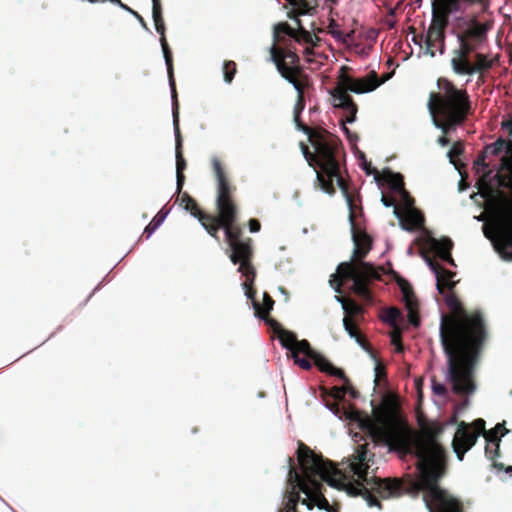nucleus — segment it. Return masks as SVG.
I'll use <instances>...</instances> for the list:
<instances>
[{"instance_id":"f257e3e1","label":"nucleus","mask_w":512,"mask_h":512,"mask_svg":"<svg viewBox=\"0 0 512 512\" xmlns=\"http://www.w3.org/2000/svg\"><path fill=\"white\" fill-rule=\"evenodd\" d=\"M374 420L363 421L374 441L384 442L398 451H408L413 446L419 460L420 478L405 482L398 478L377 479L372 487L383 500L403 494L423 492V500L429 512H466L463 501L441 488L438 484L445 473V450L436 440L440 427L424 429L423 439H414V433L400 415L397 403L385 398L374 410Z\"/></svg>"},{"instance_id":"f03ea898","label":"nucleus","mask_w":512,"mask_h":512,"mask_svg":"<svg viewBox=\"0 0 512 512\" xmlns=\"http://www.w3.org/2000/svg\"><path fill=\"white\" fill-rule=\"evenodd\" d=\"M297 457L302 469L301 476L294 467V461L288 458V486L285 498L287 499L282 512H298L297 504L301 501L309 510L317 506L327 512H338V508L330 505L321 492L322 484L316 479L327 482L330 486L344 490L349 496L363 497L369 507L382 509L380 497L372 487V482L380 477H369V469L374 464L375 455L368 450V444L358 445L349 463L350 475L339 470L333 462L326 460L322 455L316 454L303 442H299Z\"/></svg>"},{"instance_id":"7ed1b4c3","label":"nucleus","mask_w":512,"mask_h":512,"mask_svg":"<svg viewBox=\"0 0 512 512\" xmlns=\"http://www.w3.org/2000/svg\"><path fill=\"white\" fill-rule=\"evenodd\" d=\"M450 315H442L440 338L448 358V378L458 395L474 393L473 368L487 332L480 311L468 313L456 295L446 297Z\"/></svg>"},{"instance_id":"20e7f679","label":"nucleus","mask_w":512,"mask_h":512,"mask_svg":"<svg viewBox=\"0 0 512 512\" xmlns=\"http://www.w3.org/2000/svg\"><path fill=\"white\" fill-rule=\"evenodd\" d=\"M492 25L480 21L476 14L460 15L454 18L451 28L457 46L451 52L450 65L459 76L477 75V84L486 82L487 75L498 63V55L484 53L488 44V33Z\"/></svg>"},{"instance_id":"39448f33","label":"nucleus","mask_w":512,"mask_h":512,"mask_svg":"<svg viewBox=\"0 0 512 512\" xmlns=\"http://www.w3.org/2000/svg\"><path fill=\"white\" fill-rule=\"evenodd\" d=\"M307 136L314 152H311L304 142L300 143V148L309 166L316 173V185L325 193L333 195L336 192L334 187V181H336L347 203L352 206V195L341 174L345 152L340 139L325 129H320V133Z\"/></svg>"},{"instance_id":"423d86ee","label":"nucleus","mask_w":512,"mask_h":512,"mask_svg":"<svg viewBox=\"0 0 512 512\" xmlns=\"http://www.w3.org/2000/svg\"><path fill=\"white\" fill-rule=\"evenodd\" d=\"M348 205H350L348 203ZM354 201L350 208V221L352 224V239L354 243L353 256L351 261L342 262L337 267V272L331 275L330 285L338 293L342 292V286L345 281H353L351 290L358 297L371 301L372 295L369 284L374 280L381 279V268L365 262L364 258L372 248V239L365 232L355 227L353 215Z\"/></svg>"},{"instance_id":"0eeeda50","label":"nucleus","mask_w":512,"mask_h":512,"mask_svg":"<svg viewBox=\"0 0 512 512\" xmlns=\"http://www.w3.org/2000/svg\"><path fill=\"white\" fill-rule=\"evenodd\" d=\"M437 85L441 92L430 93L427 106L434 126L443 134L437 142L444 147L450 143L447 135L462 126L473 109L470 95L465 88H458L447 78H439Z\"/></svg>"},{"instance_id":"6e6552de","label":"nucleus","mask_w":512,"mask_h":512,"mask_svg":"<svg viewBox=\"0 0 512 512\" xmlns=\"http://www.w3.org/2000/svg\"><path fill=\"white\" fill-rule=\"evenodd\" d=\"M152 17L156 31L160 34V43L163 56L167 66L169 84L172 93V115L175 133V156H176V178L177 192L180 194L185 182L184 170L186 169V160L183 156V140L179 127V103L174 79L172 51L167 43L165 36V24L162 16V6L160 0H152Z\"/></svg>"},{"instance_id":"1a4fd4ad","label":"nucleus","mask_w":512,"mask_h":512,"mask_svg":"<svg viewBox=\"0 0 512 512\" xmlns=\"http://www.w3.org/2000/svg\"><path fill=\"white\" fill-rule=\"evenodd\" d=\"M471 6H479L482 12H487L490 0H433L432 20L425 36V44L431 56L435 55L433 49L438 45L440 54L444 53L449 16Z\"/></svg>"},{"instance_id":"9d476101","label":"nucleus","mask_w":512,"mask_h":512,"mask_svg":"<svg viewBox=\"0 0 512 512\" xmlns=\"http://www.w3.org/2000/svg\"><path fill=\"white\" fill-rule=\"evenodd\" d=\"M350 70L351 68L346 65L340 68L337 85L331 91V96L334 99V106L347 111L349 116H347L346 121L352 123L356 119L358 107L348 91L356 94L374 91L389 79L390 74H386L382 79H379L377 73L371 71L366 77L353 78L348 74Z\"/></svg>"},{"instance_id":"9b49d317","label":"nucleus","mask_w":512,"mask_h":512,"mask_svg":"<svg viewBox=\"0 0 512 512\" xmlns=\"http://www.w3.org/2000/svg\"><path fill=\"white\" fill-rule=\"evenodd\" d=\"M212 166L217 180V215L209 213V217H206L208 223L206 231L211 237L219 241L220 238L218 234L221 229V224L237 222L239 209L234 196L236 187L230 184L221 161L217 158H213Z\"/></svg>"},{"instance_id":"f8f14e48","label":"nucleus","mask_w":512,"mask_h":512,"mask_svg":"<svg viewBox=\"0 0 512 512\" xmlns=\"http://www.w3.org/2000/svg\"><path fill=\"white\" fill-rule=\"evenodd\" d=\"M337 300L342 303L345 317L343 318V326L351 338H354L362 347H366L367 342L361 335L353 317L363 313L361 305L354 300H345L343 297L337 296Z\"/></svg>"},{"instance_id":"ddd939ff","label":"nucleus","mask_w":512,"mask_h":512,"mask_svg":"<svg viewBox=\"0 0 512 512\" xmlns=\"http://www.w3.org/2000/svg\"><path fill=\"white\" fill-rule=\"evenodd\" d=\"M477 439L478 433H473L469 424L464 421L458 424L452 447L459 461L464 459L465 453L475 445Z\"/></svg>"},{"instance_id":"4468645a","label":"nucleus","mask_w":512,"mask_h":512,"mask_svg":"<svg viewBox=\"0 0 512 512\" xmlns=\"http://www.w3.org/2000/svg\"><path fill=\"white\" fill-rule=\"evenodd\" d=\"M270 55L278 71L280 65H283L284 69L294 71V73L303 71V68L300 66V58L295 51L284 49L273 44L270 48Z\"/></svg>"},{"instance_id":"2eb2a0df","label":"nucleus","mask_w":512,"mask_h":512,"mask_svg":"<svg viewBox=\"0 0 512 512\" xmlns=\"http://www.w3.org/2000/svg\"><path fill=\"white\" fill-rule=\"evenodd\" d=\"M397 284L399 285L404 301L405 307L408 311V321L415 327L420 325V316L418 312V301L415 298L414 292L410 283L402 277H397Z\"/></svg>"},{"instance_id":"dca6fc26","label":"nucleus","mask_w":512,"mask_h":512,"mask_svg":"<svg viewBox=\"0 0 512 512\" xmlns=\"http://www.w3.org/2000/svg\"><path fill=\"white\" fill-rule=\"evenodd\" d=\"M393 213L400 220L401 227L404 230L414 231L424 226V216L416 208H409L403 213L400 207L396 206Z\"/></svg>"},{"instance_id":"f3484780","label":"nucleus","mask_w":512,"mask_h":512,"mask_svg":"<svg viewBox=\"0 0 512 512\" xmlns=\"http://www.w3.org/2000/svg\"><path fill=\"white\" fill-rule=\"evenodd\" d=\"M304 356L310 358L321 372L327 373L330 376L338 377L344 382H349V379L342 369L335 367L328 359L315 351L311 345L309 346V351L304 353Z\"/></svg>"},{"instance_id":"a211bd4d","label":"nucleus","mask_w":512,"mask_h":512,"mask_svg":"<svg viewBox=\"0 0 512 512\" xmlns=\"http://www.w3.org/2000/svg\"><path fill=\"white\" fill-rule=\"evenodd\" d=\"M496 250L512 259V223L502 222L497 227V240L494 243Z\"/></svg>"},{"instance_id":"6ab92c4d","label":"nucleus","mask_w":512,"mask_h":512,"mask_svg":"<svg viewBox=\"0 0 512 512\" xmlns=\"http://www.w3.org/2000/svg\"><path fill=\"white\" fill-rule=\"evenodd\" d=\"M278 338L281 345L288 349L292 354H303L309 351L310 343L307 340H298L296 335L288 330L283 329L279 334Z\"/></svg>"},{"instance_id":"aec40b11","label":"nucleus","mask_w":512,"mask_h":512,"mask_svg":"<svg viewBox=\"0 0 512 512\" xmlns=\"http://www.w3.org/2000/svg\"><path fill=\"white\" fill-rule=\"evenodd\" d=\"M229 246L231 248L230 260L233 264H237L244 259H252L253 249L251 238H244V240L229 244Z\"/></svg>"},{"instance_id":"412c9836","label":"nucleus","mask_w":512,"mask_h":512,"mask_svg":"<svg viewBox=\"0 0 512 512\" xmlns=\"http://www.w3.org/2000/svg\"><path fill=\"white\" fill-rule=\"evenodd\" d=\"M280 75L293 85L297 91V95L304 96V90L308 86V76L304 72L294 73L288 69H284L283 65L279 67Z\"/></svg>"},{"instance_id":"4be33fe9","label":"nucleus","mask_w":512,"mask_h":512,"mask_svg":"<svg viewBox=\"0 0 512 512\" xmlns=\"http://www.w3.org/2000/svg\"><path fill=\"white\" fill-rule=\"evenodd\" d=\"M430 248L442 260V257H445L446 255L451 253L453 249V242L448 237H443L440 239L431 238Z\"/></svg>"},{"instance_id":"5701e85b","label":"nucleus","mask_w":512,"mask_h":512,"mask_svg":"<svg viewBox=\"0 0 512 512\" xmlns=\"http://www.w3.org/2000/svg\"><path fill=\"white\" fill-rule=\"evenodd\" d=\"M382 181L386 182L389 185L390 189L396 192L400 193L402 190L405 189L404 179L400 173H394L391 170L386 169L381 173V182Z\"/></svg>"},{"instance_id":"b1692460","label":"nucleus","mask_w":512,"mask_h":512,"mask_svg":"<svg viewBox=\"0 0 512 512\" xmlns=\"http://www.w3.org/2000/svg\"><path fill=\"white\" fill-rule=\"evenodd\" d=\"M291 6L292 10L288 12L289 18H296V16L311 14L314 6L308 0H286Z\"/></svg>"},{"instance_id":"393cba45","label":"nucleus","mask_w":512,"mask_h":512,"mask_svg":"<svg viewBox=\"0 0 512 512\" xmlns=\"http://www.w3.org/2000/svg\"><path fill=\"white\" fill-rule=\"evenodd\" d=\"M221 229H224L226 240L228 244L244 240L242 238V229L237 222H229L228 224H221Z\"/></svg>"},{"instance_id":"a878e982","label":"nucleus","mask_w":512,"mask_h":512,"mask_svg":"<svg viewBox=\"0 0 512 512\" xmlns=\"http://www.w3.org/2000/svg\"><path fill=\"white\" fill-rule=\"evenodd\" d=\"M499 433H501V436H504L506 433H508V429L505 427L504 423H498L493 429L485 432V434H484V437L487 442H492L496 445V448H495L496 456H498V453H499V442H500Z\"/></svg>"},{"instance_id":"bb28decb","label":"nucleus","mask_w":512,"mask_h":512,"mask_svg":"<svg viewBox=\"0 0 512 512\" xmlns=\"http://www.w3.org/2000/svg\"><path fill=\"white\" fill-rule=\"evenodd\" d=\"M184 208H185V210L189 211L192 216L197 218L198 221L203 226V228L206 230V227H208L206 217H209V213L202 211L199 208L198 203L196 202V200L194 198L189 200V202L187 204H185Z\"/></svg>"},{"instance_id":"cd10ccee","label":"nucleus","mask_w":512,"mask_h":512,"mask_svg":"<svg viewBox=\"0 0 512 512\" xmlns=\"http://www.w3.org/2000/svg\"><path fill=\"white\" fill-rule=\"evenodd\" d=\"M346 392H347L346 386H342V387L334 386L328 392V395L330 397H332L335 401L331 404L327 403V407H329V409L332 410L335 414L339 413V405H338L337 401L343 400Z\"/></svg>"},{"instance_id":"c85d7f7f","label":"nucleus","mask_w":512,"mask_h":512,"mask_svg":"<svg viewBox=\"0 0 512 512\" xmlns=\"http://www.w3.org/2000/svg\"><path fill=\"white\" fill-rule=\"evenodd\" d=\"M504 149H506L507 153L512 154V141H506L503 138L497 139L494 143L486 146V150L489 151L492 155L498 156L500 155Z\"/></svg>"},{"instance_id":"c756f323","label":"nucleus","mask_w":512,"mask_h":512,"mask_svg":"<svg viewBox=\"0 0 512 512\" xmlns=\"http://www.w3.org/2000/svg\"><path fill=\"white\" fill-rule=\"evenodd\" d=\"M273 306L274 300L267 292H264L263 294V306H261L258 301H254L253 303L254 312L257 317L260 315L270 314Z\"/></svg>"},{"instance_id":"7c9ffc66","label":"nucleus","mask_w":512,"mask_h":512,"mask_svg":"<svg viewBox=\"0 0 512 512\" xmlns=\"http://www.w3.org/2000/svg\"><path fill=\"white\" fill-rule=\"evenodd\" d=\"M167 215L168 211H164V209H161L152 219V221L145 227L143 236L149 238L154 233V231L162 224Z\"/></svg>"},{"instance_id":"2f4dec72","label":"nucleus","mask_w":512,"mask_h":512,"mask_svg":"<svg viewBox=\"0 0 512 512\" xmlns=\"http://www.w3.org/2000/svg\"><path fill=\"white\" fill-rule=\"evenodd\" d=\"M295 30L292 28L287 22H282L277 24L274 27V42H282L284 39L281 37V34H285L291 38L295 35Z\"/></svg>"},{"instance_id":"473e14b6","label":"nucleus","mask_w":512,"mask_h":512,"mask_svg":"<svg viewBox=\"0 0 512 512\" xmlns=\"http://www.w3.org/2000/svg\"><path fill=\"white\" fill-rule=\"evenodd\" d=\"M252 259H244L239 261L237 264H239L238 271L241 272L245 277V281H250L251 283L254 282L256 272L252 265Z\"/></svg>"},{"instance_id":"72a5a7b5","label":"nucleus","mask_w":512,"mask_h":512,"mask_svg":"<svg viewBox=\"0 0 512 512\" xmlns=\"http://www.w3.org/2000/svg\"><path fill=\"white\" fill-rule=\"evenodd\" d=\"M440 275H441V278H440L441 291H438V292L440 294H444L445 289L452 290L455 287L456 282L451 280L455 276V273L443 268V271H441Z\"/></svg>"},{"instance_id":"f704fd0d","label":"nucleus","mask_w":512,"mask_h":512,"mask_svg":"<svg viewBox=\"0 0 512 512\" xmlns=\"http://www.w3.org/2000/svg\"><path fill=\"white\" fill-rule=\"evenodd\" d=\"M401 317V311L396 307L387 308L382 315V320L392 326L398 328L397 320Z\"/></svg>"},{"instance_id":"c9c22d12","label":"nucleus","mask_w":512,"mask_h":512,"mask_svg":"<svg viewBox=\"0 0 512 512\" xmlns=\"http://www.w3.org/2000/svg\"><path fill=\"white\" fill-rule=\"evenodd\" d=\"M237 72V65L232 60H226L223 63V76L226 83H231Z\"/></svg>"},{"instance_id":"e433bc0d","label":"nucleus","mask_w":512,"mask_h":512,"mask_svg":"<svg viewBox=\"0 0 512 512\" xmlns=\"http://www.w3.org/2000/svg\"><path fill=\"white\" fill-rule=\"evenodd\" d=\"M293 39L298 43H301V42H304L306 44L313 43V35L308 30H306L304 27H300V29L295 30V35H294Z\"/></svg>"},{"instance_id":"4c0bfd02","label":"nucleus","mask_w":512,"mask_h":512,"mask_svg":"<svg viewBox=\"0 0 512 512\" xmlns=\"http://www.w3.org/2000/svg\"><path fill=\"white\" fill-rule=\"evenodd\" d=\"M361 158L363 159L362 162V169L366 172L367 175H374V179L376 182H381V173L377 170V168L372 167L371 162H368L365 158L364 153H361Z\"/></svg>"},{"instance_id":"58836bf2","label":"nucleus","mask_w":512,"mask_h":512,"mask_svg":"<svg viewBox=\"0 0 512 512\" xmlns=\"http://www.w3.org/2000/svg\"><path fill=\"white\" fill-rule=\"evenodd\" d=\"M426 262L429 266V268L435 273L436 279H437V290L441 291L440 289V278H441V271H443V267L434 259L431 257H426Z\"/></svg>"},{"instance_id":"ea45409f","label":"nucleus","mask_w":512,"mask_h":512,"mask_svg":"<svg viewBox=\"0 0 512 512\" xmlns=\"http://www.w3.org/2000/svg\"><path fill=\"white\" fill-rule=\"evenodd\" d=\"M258 318L262 319L265 321V323L273 330L274 333H276L277 335L283 330L281 324L273 319L272 317H270V314H266V315H260L258 316Z\"/></svg>"},{"instance_id":"a19ab883","label":"nucleus","mask_w":512,"mask_h":512,"mask_svg":"<svg viewBox=\"0 0 512 512\" xmlns=\"http://www.w3.org/2000/svg\"><path fill=\"white\" fill-rule=\"evenodd\" d=\"M391 343L395 346L396 352H403L404 348L402 344L401 331L399 328H394L393 332L391 333Z\"/></svg>"},{"instance_id":"79ce46f5","label":"nucleus","mask_w":512,"mask_h":512,"mask_svg":"<svg viewBox=\"0 0 512 512\" xmlns=\"http://www.w3.org/2000/svg\"><path fill=\"white\" fill-rule=\"evenodd\" d=\"M294 122L298 130L304 132L307 135L320 133V130L313 129L301 121L300 115L294 114Z\"/></svg>"},{"instance_id":"37998d69","label":"nucleus","mask_w":512,"mask_h":512,"mask_svg":"<svg viewBox=\"0 0 512 512\" xmlns=\"http://www.w3.org/2000/svg\"><path fill=\"white\" fill-rule=\"evenodd\" d=\"M300 354H292V357L297 365H299L304 370H309L312 368L311 359L305 356L304 358L299 357Z\"/></svg>"},{"instance_id":"c03bdc74","label":"nucleus","mask_w":512,"mask_h":512,"mask_svg":"<svg viewBox=\"0 0 512 512\" xmlns=\"http://www.w3.org/2000/svg\"><path fill=\"white\" fill-rule=\"evenodd\" d=\"M464 153V146L460 142H456L453 144L452 148L448 152V156L450 157L451 161H453V158L459 157Z\"/></svg>"},{"instance_id":"a18cd8bd","label":"nucleus","mask_w":512,"mask_h":512,"mask_svg":"<svg viewBox=\"0 0 512 512\" xmlns=\"http://www.w3.org/2000/svg\"><path fill=\"white\" fill-rule=\"evenodd\" d=\"M432 390L434 394L442 397L446 396L448 392L445 385L437 382L435 379L432 380Z\"/></svg>"},{"instance_id":"49530a36","label":"nucleus","mask_w":512,"mask_h":512,"mask_svg":"<svg viewBox=\"0 0 512 512\" xmlns=\"http://www.w3.org/2000/svg\"><path fill=\"white\" fill-rule=\"evenodd\" d=\"M471 429L473 428V430H471L473 433H478V436L482 433L485 434V421L481 418L475 420L471 425H470Z\"/></svg>"},{"instance_id":"de8ad7c7","label":"nucleus","mask_w":512,"mask_h":512,"mask_svg":"<svg viewBox=\"0 0 512 512\" xmlns=\"http://www.w3.org/2000/svg\"><path fill=\"white\" fill-rule=\"evenodd\" d=\"M243 287L245 289V295L247 296L248 299L252 300V304H253L254 301H256L255 300L256 290L253 288V283H251L250 281H245L243 283Z\"/></svg>"},{"instance_id":"09e8293b","label":"nucleus","mask_w":512,"mask_h":512,"mask_svg":"<svg viewBox=\"0 0 512 512\" xmlns=\"http://www.w3.org/2000/svg\"><path fill=\"white\" fill-rule=\"evenodd\" d=\"M338 24L336 23L335 20H331L329 25H328V32L336 39L340 40L343 38V35L341 33V31L337 30L336 28H338Z\"/></svg>"},{"instance_id":"8fccbe9b","label":"nucleus","mask_w":512,"mask_h":512,"mask_svg":"<svg viewBox=\"0 0 512 512\" xmlns=\"http://www.w3.org/2000/svg\"><path fill=\"white\" fill-rule=\"evenodd\" d=\"M304 108H305V97L301 96V95H297L296 104L294 106V114L301 115Z\"/></svg>"},{"instance_id":"3c124183","label":"nucleus","mask_w":512,"mask_h":512,"mask_svg":"<svg viewBox=\"0 0 512 512\" xmlns=\"http://www.w3.org/2000/svg\"><path fill=\"white\" fill-rule=\"evenodd\" d=\"M403 200H404V203L405 205L407 206V208H414L413 205H414V199L409 195V193L404 189L400 192Z\"/></svg>"},{"instance_id":"603ef678","label":"nucleus","mask_w":512,"mask_h":512,"mask_svg":"<svg viewBox=\"0 0 512 512\" xmlns=\"http://www.w3.org/2000/svg\"><path fill=\"white\" fill-rule=\"evenodd\" d=\"M248 225H249V230L252 233H256V232L260 231V229H261L260 222L255 218L250 219L248 222Z\"/></svg>"},{"instance_id":"864d4df0","label":"nucleus","mask_w":512,"mask_h":512,"mask_svg":"<svg viewBox=\"0 0 512 512\" xmlns=\"http://www.w3.org/2000/svg\"><path fill=\"white\" fill-rule=\"evenodd\" d=\"M376 381L378 379L386 377L385 367L381 363H377L375 366Z\"/></svg>"},{"instance_id":"5fc2aeb1","label":"nucleus","mask_w":512,"mask_h":512,"mask_svg":"<svg viewBox=\"0 0 512 512\" xmlns=\"http://www.w3.org/2000/svg\"><path fill=\"white\" fill-rule=\"evenodd\" d=\"M381 202L386 207L393 206L395 208L397 206V205H395V199L392 196L382 195Z\"/></svg>"},{"instance_id":"6e6d98bb","label":"nucleus","mask_w":512,"mask_h":512,"mask_svg":"<svg viewBox=\"0 0 512 512\" xmlns=\"http://www.w3.org/2000/svg\"><path fill=\"white\" fill-rule=\"evenodd\" d=\"M486 155L484 152L478 155L475 164L476 165H482L483 167H488V165L485 163Z\"/></svg>"},{"instance_id":"4d7b16f0","label":"nucleus","mask_w":512,"mask_h":512,"mask_svg":"<svg viewBox=\"0 0 512 512\" xmlns=\"http://www.w3.org/2000/svg\"><path fill=\"white\" fill-rule=\"evenodd\" d=\"M502 127L507 130L510 136H512V120L503 122Z\"/></svg>"},{"instance_id":"13d9d810","label":"nucleus","mask_w":512,"mask_h":512,"mask_svg":"<svg viewBox=\"0 0 512 512\" xmlns=\"http://www.w3.org/2000/svg\"><path fill=\"white\" fill-rule=\"evenodd\" d=\"M180 199H181V204H183L185 206V204H187L189 202V200L192 199V197L187 192H184V193H182Z\"/></svg>"},{"instance_id":"bf43d9fd","label":"nucleus","mask_w":512,"mask_h":512,"mask_svg":"<svg viewBox=\"0 0 512 512\" xmlns=\"http://www.w3.org/2000/svg\"><path fill=\"white\" fill-rule=\"evenodd\" d=\"M442 260L449 263L451 266H456L454 259L452 258L451 253L446 255L445 257H442Z\"/></svg>"},{"instance_id":"052dcab7","label":"nucleus","mask_w":512,"mask_h":512,"mask_svg":"<svg viewBox=\"0 0 512 512\" xmlns=\"http://www.w3.org/2000/svg\"><path fill=\"white\" fill-rule=\"evenodd\" d=\"M133 15L139 20V22L145 27L147 28L146 26V22L144 21L143 17L138 13V12H133Z\"/></svg>"},{"instance_id":"680f3d73","label":"nucleus","mask_w":512,"mask_h":512,"mask_svg":"<svg viewBox=\"0 0 512 512\" xmlns=\"http://www.w3.org/2000/svg\"><path fill=\"white\" fill-rule=\"evenodd\" d=\"M120 7L128 12H130L131 14H133V12H135L134 10H132L130 7H128L126 4H124L122 2V5H120Z\"/></svg>"},{"instance_id":"e2e57ef3","label":"nucleus","mask_w":512,"mask_h":512,"mask_svg":"<svg viewBox=\"0 0 512 512\" xmlns=\"http://www.w3.org/2000/svg\"><path fill=\"white\" fill-rule=\"evenodd\" d=\"M292 19L295 20V23L297 25V29H300V27H303L302 23H301V20L299 19V16H296V18H292Z\"/></svg>"},{"instance_id":"0e129e2a","label":"nucleus","mask_w":512,"mask_h":512,"mask_svg":"<svg viewBox=\"0 0 512 512\" xmlns=\"http://www.w3.org/2000/svg\"><path fill=\"white\" fill-rule=\"evenodd\" d=\"M279 290H280V292H281L282 294H285L286 299H287V298H288V293H287V291L285 290V288H284V287H279Z\"/></svg>"},{"instance_id":"69168bd1","label":"nucleus","mask_w":512,"mask_h":512,"mask_svg":"<svg viewBox=\"0 0 512 512\" xmlns=\"http://www.w3.org/2000/svg\"><path fill=\"white\" fill-rule=\"evenodd\" d=\"M343 130L345 131V133L347 134V136L350 138V131L347 127L343 126Z\"/></svg>"},{"instance_id":"338daca9","label":"nucleus","mask_w":512,"mask_h":512,"mask_svg":"<svg viewBox=\"0 0 512 512\" xmlns=\"http://www.w3.org/2000/svg\"><path fill=\"white\" fill-rule=\"evenodd\" d=\"M357 393H358L357 391H355L354 389L351 388V395L353 397H356Z\"/></svg>"},{"instance_id":"774afa93","label":"nucleus","mask_w":512,"mask_h":512,"mask_svg":"<svg viewBox=\"0 0 512 512\" xmlns=\"http://www.w3.org/2000/svg\"><path fill=\"white\" fill-rule=\"evenodd\" d=\"M506 471H507V472H512V466H508V467L506 468Z\"/></svg>"}]
</instances>
